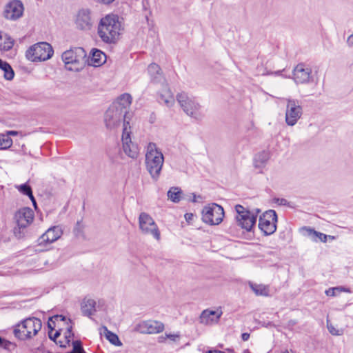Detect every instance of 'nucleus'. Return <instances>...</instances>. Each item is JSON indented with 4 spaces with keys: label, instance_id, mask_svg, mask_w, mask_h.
I'll return each instance as SVG.
<instances>
[{
    "label": "nucleus",
    "instance_id": "f257e3e1",
    "mask_svg": "<svg viewBox=\"0 0 353 353\" xmlns=\"http://www.w3.org/2000/svg\"><path fill=\"white\" fill-rule=\"evenodd\" d=\"M121 24L116 14H108L101 19L97 34L101 41L108 44L115 43L119 37Z\"/></svg>",
    "mask_w": 353,
    "mask_h": 353
},
{
    "label": "nucleus",
    "instance_id": "f03ea898",
    "mask_svg": "<svg viewBox=\"0 0 353 353\" xmlns=\"http://www.w3.org/2000/svg\"><path fill=\"white\" fill-rule=\"evenodd\" d=\"M164 163V157L154 143H149L145 154L146 169L152 179L157 181L161 174Z\"/></svg>",
    "mask_w": 353,
    "mask_h": 353
},
{
    "label": "nucleus",
    "instance_id": "7ed1b4c3",
    "mask_svg": "<svg viewBox=\"0 0 353 353\" xmlns=\"http://www.w3.org/2000/svg\"><path fill=\"white\" fill-rule=\"evenodd\" d=\"M42 323L39 319L30 317L18 323L14 328L13 333L19 340L32 339L41 329Z\"/></svg>",
    "mask_w": 353,
    "mask_h": 353
},
{
    "label": "nucleus",
    "instance_id": "20e7f679",
    "mask_svg": "<svg viewBox=\"0 0 353 353\" xmlns=\"http://www.w3.org/2000/svg\"><path fill=\"white\" fill-rule=\"evenodd\" d=\"M85 57L86 52L81 47L71 48L65 51L61 55L65 69L74 72H78L82 68Z\"/></svg>",
    "mask_w": 353,
    "mask_h": 353
},
{
    "label": "nucleus",
    "instance_id": "39448f33",
    "mask_svg": "<svg viewBox=\"0 0 353 353\" xmlns=\"http://www.w3.org/2000/svg\"><path fill=\"white\" fill-rule=\"evenodd\" d=\"M235 210L237 214L235 219L238 225L248 232L251 231L256 223L257 215L261 210L256 209V212H254L239 204L235 205Z\"/></svg>",
    "mask_w": 353,
    "mask_h": 353
},
{
    "label": "nucleus",
    "instance_id": "423d86ee",
    "mask_svg": "<svg viewBox=\"0 0 353 353\" xmlns=\"http://www.w3.org/2000/svg\"><path fill=\"white\" fill-rule=\"evenodd\" d=\"M176 99L188 115L196 120H200L202 118L201 105L194 97H189L185 92H181L177 94Z\"/></svg>",
    "mask_w": 353,
    "mask_h": 353
},
{
    "label": "nucleus",
    "instance_id": "0eeeda50",
    "mask_svg": "<svg viewBox=\"0 0 353 353\" xmlns=\"http://www.w3.org/2000/svg\"><path fill=\"white\" fill-rule=\"evenodd\" d=\"M285 121L289 126L295 125L303 114L301 102L296 99L287 98Z\"/></svg>",
    "mask_w": 353,
    "mask_h": 353
},
{
    "label": "nucleus",
    "instance_id": "6e6552de",
    "mask_svg": "<svg viewBox=\"0 0 353 353\" xmlns=\"http://www.w3.org/2000/svg\"><path fill=\"white\" fill-rule=\"evenodd\" d=\"M53 52L48 43L41 42L31 46L26 52V57L32 61H42L50 59Z\"/></svg>",
    "mask_w": 353,
    "mask_h": 353
},
{
    "label": "nucleus",
    "instance_id": "1a4fd4ad",
    "mask_svg": "<svg viewBox=\"0 0 353 353\" xmlns=\"http://www.w3.org/2000/svg\"><path fill=\"white\" fill-rule=\"evenodd\" d=\"M139 225L143 234L152 236L157 241L160 240L161 234L159 228L150 214L141 212L139 216Z\"/></svg>",
    "mask_w": 353,
    "mask_h": 353
},
{
    "label": "nucleus",
    "instance_id": "9d476101",
    "mask_svg": "<svg viewBox=\"0 0 353 353\" xmlns=\"http://www.w3.org/2000/svg\"><path fill=\"white\" fill-rule=\"evenodd\" d=\"M223 208L216 203L205 206L202 210L203 221L211 225H219L223 221Z\"/></svg>",
    "mask_w": 353,
    "mask_h": 353
},
{
    "label": "nucleus",
    "instance_id": "9b49d317",
    "mask_svg": "<svg viewBox=\"0 0 353 353\" xmlns=\"http://www.w3.org/2000/svg\"><path fill=\"white\" fill-rule=\"evenodd\" d=\"M277 215L274 210H269L259 217V228L264 235L272 234L276 230Z\"/></svg>",
    "mask_w": 353,
    "mask_h": 353
},
{
    "label": "nucleus",
    "instance_id": "f8f14e48",
    "mask_svg": "<svg viewBox=\"0 0 353 353\" xmlns=\"http://www.w3.org/2000/svg\"><path fill=\"white\" fill-rule=\"evenodd\" d=\"M130 134L131 131L130 123L125 121L121 138L123 143V150L128 157L134 159L137 158L139 153V150L138 145L132 141Z\"/></svg>",
    "mask_w": 353,
    "mask_h": 353
},
{
    "label": "nucleus",
    "instance_id": "ddd939ff",
    "mask_svg": "<svg viewBox=\"0 0 353 353\" xmlns=\"http://www.w3.org/2000/svg\"><path fill=\"white\" fill-rule=\"evenodd\" d=\"M127 118L128 117L117 110L116 108L110 105L105 113L104 121L105 126L108 129H113L117 128L120 124L122 119L123 120V123L125 121L129 122L126 120Z\"/></svg>",
    "mask_w": 353,
    "mask_h": 353
},
{
    "label": "nucleus",
    "instance_id": "4468645a",
    "mask_svg": "<svg viewBox=\"0 0 353 353\" xmlns=\"http://www.w3.org/2000/svg\"><path fill=\"white\" fill-rule=\"evenodd\" d=\"M293 79L297 84L309 83L312 81V69L303 63L298 64L293 70Z\"/></svg>",
    "mask_w": 353,
    "mask_h": 353
},
{
    "label": "nucleus",
    "instance_id": "2eb2a0df",
    "mask_svg": "<svg viewBox=\"0 0 353 353\" xmlns=\"http://www.w3.org/2000/svg\"><path fill=\"white\" fill-rule=\"evenodd\" d=\"M33 210L28 207L19 209L14 214V219L19 229L26 228L30 225L34 219Z\"/></svg>",
    "mask_w": 353,
    "mask_h": 353
},
{
    "label": "nucleus",
    "instance_id": "dca6fc26",
    "mask_svg": "<svg viewBox=\"0 0 353 353\" xmlns=\"http://www.w3.org/2000/svg\"><path fill=\"white\" fill-rule=\"evenodd\" d=\"M62 235V230L59 226L50 228L44 234H43L37 240L39 245H46L50 244Z\"/></svg>",
    "mask_w": 353,
    "mask_h": 353
},
{
    "label": "nucleus",
    "instance_id": "f3484780",
    "mask_svg": "<svg viewBox=\"0 0 353 353\" xmlns=\"http://www.w3.org/2000/svg\"><path fill=\"white\" fill-rule=\"evenodd\" d=\"M222 314L223 312L221 307L216 310L206 309L201 312L199 316V322L205 325H213L219 321Z\"/></svg>",
    "mask_w": 353,
    "mask_h": 353
},
{
    "label": "nucleus",
    "instance_id": "a211bd4d",
    "mask_svg": "<svg viewBox=\"0 0 353 353\" xmlns=\"http://www.w3.org/2000/svg\"><path fill=\"white\" fill-rule=\"evenodd\" d=\"M23 10V6L20 1H14L7 5L3 15L5 18L10 20H15L19 18Z\"/></svg>",
    "mask_w": 353,
    "mask_h": 353
},
{
    "label": "nucleus",
    "instance_id": "6ab92c4d",
    "mask_svg": "<svg viewBox=\"0 0 353 353\" xmlns=\"http://www.w3.org/2000/svg\"><path fill=\"white\" fill-rule=\"evenodd\" d=\"M141 332L145 334H157L162 332L164 330V324L158 321L148 320L143 321L139 324Z\"/></svg>",
    "mask_w": 353,
    "mask_h": 353
},
{
    "label": "nucleus",
    "instance_id": "aec40b11",
    "mask_svg": "<svg viewBox=\"0 0 353 353\" xmlns=\"http://www.w3.org/2000/svg\"><path fill=\"white\" fill-rule=\"evenodd\" d=\"M77 27L82 30H89L92 26L90 12L88 10H81L76 19Z\"/></svg>",
    "mask_w": 353,
    "mask_h": 353
},
{
    "label": "nucleus",
    "instance_id": "412c9836",
    "mask_svg": "<svg viewBox=\"0 0 353 353\" xmlns=\"http://www.w3.org/2000/svg\"><path fill=\"white\" fill-rule=\"evenodd\" d=\"M132 96L128 93H124L119 97L117 101H114L111 105L114 106V108H116L117 110L127 117L128 113V110L132 103Z\"/></svg>",
    "mask_w": 353,
    "mask_h": 353
},
{
    "label": "nucleus",
    "instance_id": "4be33fe9",
    "mask_svg": "<svg viewBox=\"0 0 353 353\" xmlns=\"http://www.w3.org/2000/svg\"><path fill=\"white\" fill-rule=\"evenodd\" d=\"M97 302L90 298H84L81 304V310L83 316L91 317L97 311Z\"/></svg>",
    "mask_w": 353,
    "mask_h": 353
},
{
    "label": "nucleus",
    "instance_id": "5701e85b",
    "mask_svg": "<svg viewBox=\"0 0 353 353\" xmlns=\"http://www.w3.org/2000/svg\"><path fill=\"white\" fill-rule=\"evenodd\" d=\"M105 54L100 50L93 49L88 59V64L94 67L102 65L105 61Z\"/></svg>",
    "mask_w": 353,
    "mask_h": 353
},
{
    "label": "nucleus",
    "instance_id": "b1692460",
    "mask_svg": "<svg viewBox=\"0 0 353 353\" xmlns=\"http://www.w3.org/2000/svg\"><path fill=\"white\" fill-rule=\"evenodd\" d=\"M270 154L268 151H262L256 154L254 158V166L256 169H263L267 164Z\"/></svg>",
    "mask_w": 353,
    "mask_h": 353
},
{
    "label": "nucleus",
    "instance_id": "393cba45",
    "mask_svg": "<svg viewBox=\"0 0 353 353\" xmlns=\"http://www.w3.org/2000/svg\"><path fill=\"white\" fill-rule=\"evenodd\" d=\"M159 101L164 103L168 107H171L174 103V98L170 88L165 86L159 94Z\"/></svg>",
    "mask_w": 353,
    "mask_h": 353
},
{
    "label": "nucleus",
    "instance_id": "a878e982",
    "mask_svg": "<svg viewBox=\"0 0 353 353\" xmlns=\"http://www.w3.org/2000/svg\"><path fill=\"white\" fill-rule=\"evenodd\" d=\"M148 71L153 81L160 82L163 79L161 75V69L159 65L154 63L150 64Z\"/></svg>",
    "mask_w": 353,
    "mask_h": 353
},
{
    "label": "nucleus",
    "instance_id": "bb28decb",
    "mask_svg": "<svg viewBox=\"0 0 353 353\" xmlns=\"http://www.w3.org/2000/svg\"><path fill=\"white\" fill-rule=\"evenodd\" d=\"M0 69L4 72V77L7 80H12L14 77V72L10 65L0 59Z\"/></svg>",
    "mask_w": 353,
    "mask_h": 353
},
{
    "label": "nucleus",
    "instance_id": "cd10ccee",
    "mask_svg": "<svg viewBox=\"0 0 353 353\" xmlns=\"http://www.w3.org/2000/svg\"><path fill=\"white\" fill-rule=\"evenodd\" d=\"M103 334L105 336V338L114 345L121 346L122 345V343L119 340L118 336L110 331L106 327H103Z\"/></svg>",
    "mask_w": 353,
    "mask_h": 353
},
{
    "label": "nucleus",
    "instance_id": "c85d7f7f",
    "mask_svg": "<svg viewBox=\"0 0 353 353\" xmlns=\"http://www.w3.org/2000/svg\"><path fill=\"white\" fill-rule=\"evenodd\" d=\"M182 191L178 187H172L168 192V198L174 203H179L181 201Z\"/></svg>",
    "mask_w": 353,
    "mask_h": 353
},
{
    "label": "nucleus",
    "instance_id": "c756f323",
    "mask_svg": "<svg viewBox=\"0 0 353 353\" xmlns=\"http://www.w3.org/2000/svg\"><path fill=\"white\" fill-rule=\"evenodd\" d=\"M305 230L307 232L308 236H310L312 240L316 241L317 239H319V240L321 242L325 243L327 241V235H326L323 233L317 232L311 228H305Z\"/></svg>",
    "mask_w": 353,
    "mask_h": 353
},
{
    "label": "nucleus",
    "instance_id": "7c9ffc66",
    "mask_svg": "<svg viewBox=\"0 0 353 353\" xmlns=\"http://www.w3.org/2000/svg\"><path fill=\"white\" fill-rule=\"evenodd\" d=\"M250 286L253 292L258 296H268L269 294L268 288L264 285L250 283Z\"/></svg>",
    "mask_w": 353,
    "mask_h": 353
},
{
    "label": "nucleus",
    "instance_id": "2f4dec72",
    "mask_svg": "<svg viewBox=\"0 0 353 353\" xmlns=\"http://www.w3.org/2000/svg\"><path fill=\"white\" fill-rule=\"evenodd\" d=\"M350 292L349 288H346L345 287L339 286L335 288H330L325 290V293L327 296H337L341 292Z\"/></svg>",
    "mask_w": 353,
    "mask_h": 353
},
{
    "label": "nucleus",
    "instance_id": "473e14b6",
    "mask_svg": "<svg viewBox=\"0 0 353 353\" xmlns=\"http://www.w3.org/2000/svg\"><path fill=\"white\" fill-rule=\"evenodd\" d=\"M12 145V139L8 135L0 134V150H6Z\"/></svg>",
    "mask_w": 353,
    "mask_h": 353
},
{
    "label": "nucleus",
    "instance_id": "72a5a7b5",
    "mask_svg": "<svg viewBox=\"0 0 353 353\" xmlns=\"http://www.w3.org/2000/svg\"><path fill=\"white\" fill-rule=\"evenodd\" d=\"M72 327L70 325L67 327L66 332L65 333V343L62 341H59V345L62 347H65L67 345H69L70 343V339L73 337L74 334L72 332Z\"/></svg>",
    "mask_w": 353,
    "mask_h": 353
},
{
    "label": "nucleus",
    "instance_id": "f704fd0d",
    "mask_svg": "<svg viewBox=\"0 0 353 353\" xmlns=\"http://www.w3.org/2000/svg\"><path fill=\"white\" fill-rule=\"evenodd\" d=\"M15 187L21 194L28 196H32V188L27 183L16 185Z\"/></svg>",
    "mask_w": 353,
    "mask_h": 353
},
{
    "label": "nucleus",
    "instance_id": "c9c22d12",
    "mask_svg": "<svg viewBox=\"0 0 353 353\" xmlns=\"http://www.w3.org/2000/svg\"><path fill=\"white\" fill-rule=\"evenodd\" d=\"M72 350L67 353H85L81 341L77 340L72 342Z\"/></svg>",
    "mask_w": 353,
    "mask_h": 353
},
{
    "label": "nucleus",
    "instance_id": "e433bc0d",
    "mask_svg": "<svg viewBox=\"0 0 353 353\" xmlns=\"http://www.w3.org/2000/svg\"><path fill=\"white\" fill-rule=\"evenodd\" d=\"M2 39H3V35L0 32V49L6 50V51L10 50L14 45V42L12 40V39L10 37L6 38V41H5L3 44L1 43Z\"/></svg>",
    "mask_w": 353,
    "mask_h": 353
},
{
    "label": "nucleus",
    "instance_id": "4c0bfd02",
    "mask_svg": "<svg viewBox=\"0 0 353 353\" xmlns=\"http://www.w3.org/2000/svg\"><path fill=\"white\" fill-rule=\"evenodd\" d=\"M0 347L6 350H10L12 347H14V345L10 341L0 336Z\"/></svg>",
    "mask_w": 353,
    "mask_h": 353
},
{
    "label": "nucleus",
    "instance_id": "58836bf2",
    "mask_svg": "<svg viewBox=\"0 0 353 353\" xmlns=\"http://www.w3.org/2000/svg\"><path fill=\"white\" fill-rule=\"evenodd\" d=\"M56 319L57 320L58 319H60L61 321H64L65 320V317L62 316H59V315H57V316H54L53 317H51L50 318L48 322V328L50 330V332H52L54 327H55V323L53 319Z\"/></svg>",
    "mask_w": 353,
    "mask_h": 353
},
{
    "label": "nucleus",
    "instance_id": "ea45409f",
    "mask_svg": "<svg viewBox=\"0 0 353 353\" xmlns=\"http://www.w3.org/2000/svg\"><path fill=\"white\" fill-rule=\"evenodd\" d=\"M327 327L330 333L334 336H339L342 334V332L336 330L334 326L329 323V321H327Z\"/></svg>",
    "mask_w": 353,
    "mask_h": 353
},
{
    "label": "nucleus",
    "instance_id": "a19ab883",
    "mask_svg": "<svg viewBox=\"0 0 353 353\" xmlns=\"http://www.w3.org/2000/svg\"><path fill=\"white\" fill-rule=\"evenodd\" d=\"M74 232L77 236H79L83 232V225L81 221H77Z\"/></svg>",
    "mask_w": 353,
    "mask_h": 353
},
{
    "label": "nucleus",
    "instance_id": "79ce46f5",
    "mask_svg": "<svg viewBox=\"0 0 353 353\" xmlns=\"http://www.w3.org/2000/svg\"><path fill=\"white\" fill-rule=\"evenodd\" d=\"M274 201L275 203L279 205H289V203L288 201L285 199H283V198H275L274 199Z\"/></svg>",
    "mask_w": 353,
    "mask_h": 353
},
{
    "label": "nucleus",
    "instance_id": "37998d69",
    "mask_svg": "<svg viewBox=\"0 0 353 353\" xmlns=\"http://www.w3.org/2000/svg\"><path fill=\"white\" fill-rule=\"evenodd\" d=\"M48 336L51 340L56 341V339L60 336V332L56 331L54 334H52V332H49Z\"/></svg>",
    "mask_w": 353,
    "mask_h": 353
},
{
    "label": "nucleus",
    "instance_id": "c03bdc74",
    "mask_svg": "<svg viewBox=\"0 0 353 353\" xmlns=\"http://www.w3.org/2000/svg\"><path fill=\"white\" fill-rule=\"evenodd\" d=\"M166 338L169 339L173 341H175L177 339L179 338V335L178 334H166Z\"/></svg>",
    "mask_w": 353,
    "mask_h": 353
},
{
    "label": "nucleus",
    "instance_id": "a18cd8bd",
    "mask_svg": "<svg viewBox=\"0 0 353 353\" xmlns=\"http://www.w3.org/2000/svg\"><path fill=\"white\" fill-rule=\"evenodd\" d=\"M347 43L349 46H353V34L348 37Z\"/></svg>",
    "mask_w": 353,
    "mask_h": 353
},
{
    "label": "nucleus",
    "instance_id": "49530a36",
    "mask_svg": "<svg viewBox=\"0 0 353 353\" xmlns=\"http://www.w3.org/2000/svg\"><path fill=\"white\" fill-rule=\"evenodd\" d=\"M249 338H250L249 333L245 332L241 334V339L243 341H248L249 339Z\"/></svg>",
    "mask_w": 353,
    "mask_h": 353
},
{
    "label": "nucleus",
    "instance_id": "de8ad7c7",
    "mask_svg": "<svg viewBox=\"0 0 353 353\" xmlns=\"http://www.w3.org/2000/svg\"><path fill=\"white\" fill-rule=\"evenodd\" d=\"M28 197L30 198V199L32 202V204H33L34 207L36 208H37V202H36V200H35V198L34 197V196L33 195H32V196H29Z\"/></svg>",
    "mask_w": 353,
    "mask_h": 353
},
{
    "label": "nucleus",
    "instance_id": "09e8293b",
    "mask_svg": "<svg viewBox=\"0 0 353 353\" xmlns=\"http://www.w3.org/2000/svg\"><path fill=\"white\" fill-rule=\"evenodd\" d=\"M114 0H98V1L103 3L104 4H110L112 3Z\"/></svg>",
    "mask_w": 353,
    "mask_h": 353
},
{
    "label": "nucleus",
    "instance_id": "8fccbe9b",
    "mask_svg": "<svg viewBox=\"0 0 353 353\" xmlns=\"http://www.w3.org/2000/svg\"><path fill=\"white\" fill-rule=\"evenodd\" d=\"M193 216V214L192 213H187L185 215V218L187 221L191 220Z\"/></svg>",
    "mask_w": 353,
    "mask_h": 353
},
{
    "label": "nucleus",
    "instance_id": "3c124183",
    "mask_svg": "<svg viewBox=\"0 0 353 353\" xmlns=\"http://www.w3.org/2000/svg\"><path fill=\"white\" fill-rule=\"evenodd\" d=\"M166 339H167V338H166V336H159V337L158 341H159V342H160V343H163V342H164V341H165V340Z\"/></svg>",
    "mask_w": 353,
    "mask_h": 353
},
{
    "label": "nucleus",
    "instance_id": "603ef678",
    "mask_svg": "<svg viewBox=\"0 0 353 353\" xmlns=\"http://www.w3.org/2000/svg\"><path fill=\"white\" fill-rule=\"evenodd\" d=\"M18 132L17 131H8L6 135H17Z\"/></svg>",
    "mask_w": 353,
    "mask_h": 353
},
{
    "label": "nucleus",
    "instance_id": "864d4df0",
    "mask_svg": "<svg viewBox=\"0 0 353 353\" xmlns=\"http://www.w3.org/2000/svg\"><path fill=\"white\" fill-rule=\"evenodd\" d=\"M206 353H224V352L222 351L214 350H208Z\"/></svg>",
    "mask_w": 353,
    "mask_h": 353
},
{
    "label": "nucleus",
    "instance_id": "5fc2aeb1",
    "mask_svg": "<svg viewBox=\"0 0 353 353\" xmlns=\"http://www.w3.org/2000/svg\"><path fill=\"white\" fill-rule=\"evenodd\" d=\"M192 195V199H191V201L194 203L196 202V194L193 193Z\"/></svg>",
    "mask_w": 353,
    "mask_h": 353
},
{
    "label": "nucleus",
    "instance_id": "6e6d98bb",
    "mask_svg": "<svg viewBox=\"0 0 353 353\" xmlns=\"http://www.w3.org/2000/svg\"><path fill=\"white\" fill-rule=\"evenodd\" d=\"M296 323V322L294 320H290L289 321V325H294Z\"/></svg>",
    "mask_w": 353,
    "mask_h": 353
},
{
    "label": "nucleus",
    "instance_id": "4d7b16f0",
    "mask_svg": "<svg viewBox=\"0 0 353 353\" xmlns=\"http://www.w3.org/2000/svg\"><path fill=\"white\" fill-rule=\"evenodd\" d=\"M334 236H330V235H327V239H334Z\"/></svg>",
    "mask_w": 353,
    "mask_h": 353
}]
</instances>
